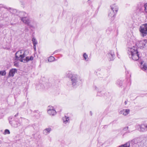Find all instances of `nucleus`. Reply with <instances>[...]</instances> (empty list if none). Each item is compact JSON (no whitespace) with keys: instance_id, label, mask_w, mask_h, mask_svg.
I'll return each instance as SVG.
<instances>
[{"instance_id":"nucleus-1","label":"nucleus","mask_w":147,"mask_h":147,"mask_svg":"<svg viewBox=\"0 0 147 147\" xmlns=\"http://www.w3.org/2000/svg\"><path fill=\"white\" fill-rule=\"evenodd\" d=\"M127 53L129 57L134 61L138 60L140 58L139 53L137 50L136 45L128 48Z\"/></svg>"},{"instance_id":"nucleus-2","label":"nucleus","mask_w":147,"mask_h":147,"mask_svg":"<svg viewBox=\"0 0 147 147\" xmlns=\"http://www.w3.org/2000/svg\"><path fill=\"white\" fill-rule=\"evenodd\" d=\"M67 76L69 78L71 85L73 87H75L78 85L80 81V80L78 75L69 72L67 74Z\"/></svg>"},{"instance_id":"nucleus-3","label":"nucleus","mask_w":147,"mask_h":147,"mask_svg":"<svg viewBox=\"0 0 147 147\" xmlns=\"http://www.w3.org/2000/svg\"><path fill=\"white\" fill-rule=\"evenodd\" d=\"M28 51L26 50H21L17 51L15 54V60L23 62V58L27 55Z\"/></svg>"},{"instance_id":"nucleus-4","label":"nucleus","mask_w":147,"mask_h":147,"mask_svg":"<svg viewBox=\"0 0 147 147\" xmlns=\"http://www.w3.org/2000/svg\"><path fill=\"white\" fill-rule=\"evenodd\" d=\"M21 13L24 16L20 17L21 20L30 27H33V26L30 24L31 20L29 17L28 16L27 14L24 12H22Z\"/></svg>"},{"instance_id":"nucleus-5","label":"nucleus","mask_w":147,"mask_h":147,"mask_svg":"<svg viewBox=\"0 0 147 147\" xmlns=\"http://www.w3.org/2000/svg\"><path fill=\"white\" fill-rule=\"evenodd\" d=\"M18 113H17L14 116V120H13L12 121H9V122L11 125L14 127H17L18 126H20L21 125V123L18 121V119L16 118L18 116Z\"/></svg>"},{"instance_id":"nucleus-6","label":"nucleus","mask_w":147,"mask_h":147,"mask_svg":"<svg viewBox=\"0 0 147 147\" xmlns=\"http://www.w3.org/2000/svg\"><path fill=\"white\" fill-rule=\"evenodd\" d=\"M142 36H146L147 34V24H145L141 26L139 28Z\"/></svg>"},{"instance_id":"nucleus-7","label":"nucleus","mask_w":147,"mask_h":147,"mask_svg":"<svg viewBox=\"0 0 147 147\" xmlns=\"http://www.w3.org/2000/svg\"><path fill=\"white\" fill-rule=\"evenodd\" d=\"M115 54L114 51L111 50L108 53V57L110 61L113 60L115 58Z\"/></svg>"},{"instance_id":"nucleus-8","label":"nucleus","mask_w":147,"mask_h":147,"mask_svg":"<svg viewBox=\"0 0 147 147\" xmlns=\"http://www.w3.org/2000/svg\"><path fill=\"white\" fill-rule=\"evenodd\" d=\"M17 71V70L16 69L13 68L10 69L9 73L8 76L9 77H13Z\"/></svg>"},{"instance_id":"nucleus-9","label":"nucleus","mask_w":147,"mask_h":147,"mask_svg":"<svg viewBox=\"0 0 147 147\" xmlns=\"http://www.w3.org/2000/svg\"><path fill=\"white\" fill-rule=\"evenodd\" d=\"M111 9L112 10H113L116 13L117 12L118 10V7L115 4H113L110 6Z\"/></svg>"},{"instance_id":"nucleus-10","label":"nucleus","mask_w":147,"mask_h":147,"mask_svg":"<svg viewBox=\"0 0 147 147\" xmlns=\"http://www.w3.org/2000/svg\"><path fill=\"white\" fill-rule=\"evenodd\" d=\"M147 42V40H143L140 41L138 44V46L140 47H143L146 45Z\"/></svg>"},{"instance_id":"nucleus-11","label":"nucleus","mask_w":147,"mask_h":147,"mask_svg":"<svg viewBox=\"0 0 147 147\" xmlns=\"http://www.w3.org/2000/svg\"><path fill=\"white\" fill-rule=\"evenodd\" d=\"M33 57L31 56L30 57H26L25 59H23V62L24 63H27L30 61H32L33 60Z\"/></svg>"},{"instance_id":"nucleus-12","label":"nucleus","mask_w":147,"mask_h":147,"mask_svg":"<svg viewBox=\"0 0 147 147\" xmlns=\"http://www.w3.org/2000/svg\"><path fill=\"white\" fill-rule=\"evenodd\" d=\"M130 110L129 109H123L120 111V113L124 115H126L129 113Z\"/></svg>"},{"instance_id":"nucleus-13","label":"nucleus","mask_w":147,"mask_h":147,"mask_svg":"<svg viewBox=\"0 0 147 147\" xmlns=\"http://www.w3.org/2000/svg\"><path fill=\"white\" fill-rule=\"evenodd\" d=\"M52 109H49L48 110V113L50 115H54L56 114V112L55 110L53 109V107H52Z\"/></svg>"},{"instance_id":"nucleus-14","label":"nucleus","mask_w":147,"mask_h":147,"mask_svg":"<svg viewBox=\"0 0 147 147\" xmlns=\"http://www.w3.org/2000/svg\"><path fill=\"white\" fill-rule=\"evenodd\" d=\"M51 130V129L50 127L46 128L43 130V133L45 135H47L50 133Z\"/></svg>"},{"instance_id":"nucleus-15","label":"nucleus","mask_w":147,"mask_h":147,"mask_svg":"<svg viewBox=\"0 0 147 147\" xmlns=\"http://www.w3.org/2000/svg\"><path fill=\"white\" fill-rule=\"evenodd\" d=\"M62 120L63 123L66 124L67 123H69V117H67L66 116H65L62 118Z\"/></svg>"},{"instance_id":"nucleus-16","label":"nucleus","mask_w":147,"mask_h":147,"mask_svg":"<svg viewBox=\"0 0 147 147\" xmlns=\"http://www.w3.org/2000/svg\"><path fill=\"white\" fill-rule=\"evenodd\" d=\"M140 130L142 131H144L147 130V125L145 124H142L140 126Z\"/></svg>"},{"instance_id":"nucleus-17","label":"nucleus","mask_w":147,"mask_h":147,"mask_svg":"<svg viewBox=\"0 0 147 147\" xmlns=\"http://www.w3.org/2000/svg\"><path fill=\"white\" fill-rule=\"evenodd\" d=\"M116 13L113 10H111L110 11L109 13V16L111 17H114Z\"/></svg>"},{"instance_id":"nucleus-18","label":"nucleus","mask_w":147,"mask_h":147,"mask_svg":"<svg viewBox=\"0 0 147 147\" xmlns=\"http://www.w3.org/2000/svg\"><path fill=\"white\" fill-rule=\"evenodd\" d=\"M140 67L142 70L147 71V65L145 63L143 65H141Z\"/></svg>"},{"instance_id":"nucleus-19","label":"nucleus","mask_w":147,"mask_h":147,"mask_svg":"<svg viewBox=\"0 0 147 147\" xmlns=\"http://www.w3.org/2000/svg\"><path fill=\"white\" fill-rule=\"evenodd\" d=\"M130 144L129 142H127L123 145H121L119 146V147H129Z\"/></svg>"},{"instance_id":"nucleus-20","label":"nucleus","mask_w":147,"mask_h":147,"mask_svg":"<svg viewBox=\"0 0 147 147\" xmlns=\"http://www.w3.org/2000/svg\"><path fill=\"white\" fill-rule=\"evenodd\" d=\"M55 59V58L53 56H50L48 59V61L49 62H52Z\"/></svg>"},{"instance_id":"nucleus-21","label":"nucleus","mask_w":147,"mask_h":147,"mask_svg":"<svg viewBox=\"0 0 147 147\" xmlns=\"http://www.w3.org/2000/svg\"><path fill=\"white\" fill-rule=\"evenodd\" d=\"M116 84L119 86H121L122 84V81L121 80H118L116 82Z\"/></svg>"},{"instance_id":"nucleus-22","label":"nucleus","mask_w":147,"mask_h":147,"mask_svg":"<svg viewBox=\"0 0 147 147\" xmlns=\"http://www.w3.org/2000/svg\"><path fill=\"white\" fill-rule=\"evenodd\" d=\"M32 41L33 42V45H36L37 44V41L36 39L34 38H32Z\"/></svg>"},{"instance_id":"nucleus-23","label":"nucleus","mask_w":147,"mask_h":147,"mask_svg":"<svg viewBox=\"0 0 147 147\" xmlns=\"http://www.w3.org/2000/svg\"><path fill=\"white\" fill-rule=\"evenodd\" d=\"M6 72L5 70H4L3 71H0V75L2 76H5L6 75Z\"/></svg>"},{"instance_id":"nucleus-24","label":"nucleus","mask_w":147,"mask_h":147,"mask_svg":"<svg viewBox=\"0 0 147 147\" xmlns=\"http://www.w3.org/2000/svg\"><path fill=\"white\" fill-rule=\"evenodd\" d=\"M18 60H15L14 59V65L17 67H18L19 66V62L17 61Z\"/></svg>"},{"instance_id":"nucleus-25","label":"nucleus","mask_w":147,"mask_h":147,"mask_svg":"<svg viewBox=\"0 0 147 147\" xmlns=\"http://www.w3.org/2000/svg\"><path fill=\"white\" fill-rule=\"evenodd\" d=\"M112 30L111 28L109 27L106 30V32L107 34H109L110 33Z\"/></svg>"},{"instance_id":"nucleus-26","label":"nucleus","mask_w":147,"mask_h":147,"mask_svg":"<svg viewBox=\"0 0 147 147\" xmlns=\"http://www.w3.org/2000/svg\"><path fill=\"white\" fill-rule=\"evenodd\" d=\"M83 57L85 60L86 61H88V60H87V59L88 58V56L86 53H84V54Z\"/></svg>"},{"instance_id":"nucleus-27","label":"nucleus","mask_w":147,"mask_h":147,"mask_svg":"<svg viewBox=\"0 0 147 147\" xmlns=\"http://www.w3.org/2000/svg\"><path fill=\"white\" fill-rule=\"evenodd\" d=\"M144 11L146 13H147V3L144 5Z\"/></svg>"},{"instance_id":"nucleus-28","label":"nucleus","mask_w":147,"mask_h":147,"mask_svg":"<svg viewBox=\"0 0 147 147\" xmlns=\"http://www.w3.org/2000/svg\"><path fill=\"white\" fill-rule=\"evenodd\" d=\"M4 133L5 134H10V131L9 130L6 129L5 130Z\"/></svg>"},{"instance_id":"nucleus-29","label":"nucleus","mask_w":147,"mask_h":147,"mask_svg":"<svg viewBox=\"0 0 147 147\" xmlns=\"http://www.w3.org/2000/svg\"><path fill=\"white\" fill-rule=\"evenodd\" d=\"M94 90H96V91H98V88L96 86H94Z\"/></svg>"},{"instance_id":"nucleus-30","label":"nucleus","mask_w":147,"mask_h":147,"mask_svg":"<svg viewBox=\"0 0 147 147\" xmlns=\"http://www.w3.org/2000/svg\"><path fill=\"white\" fill-rule=\"evenodd\" d=\"M32 127H33V128L34 129L37 130L38 129V127H36L35 125H33Z\"/></svg>"},{"instance_id":"nucleus-31","label":"nucleus","mask_w":147,"mask_h":147,"mask_svg":"<svg viewBox=\"0 0 147 147\" xmlns=\"http://www.w3.org/2000/svg\"><path fill=\"white\" fill-rule=\"evenodd\" d=\"M36 45H33V48L35 51L36 50Z\"/></svg>"},{"instance_id":"nucleus-32","label":"nucleus","mask_w":147,"mask_h":147,"mask_svg":"<svg viewBox=\"0 0 147 147\" xmlns=\"http://www.w3.org/2000/svg\"><path fill=\"white\" fill-rule=\"evenodd\" d=\"M139 10L141 12H143V9H142V8H141V7L139 9Z\"/></svg>"},{"instance_id":"nucleus-33","label":"nucleus","mask_w":147,"mask_h":147,"mask_svg":"<svg viewBox=\"0 0 147 147\" xmlns=\"http://www.w3.org/2000/svg\"><path fill=\"white\" fill-rule=\"evenodd\" d=\"M52 107L49 106V107H48V110H49V109H52Z\"/></svg>"},{"instance_id":"nucleus-34","label":"nucleus","mask_w":147,"mask_h":147,"mask_svg":"<svg viewBox=\"0 0 147 147\" xmlns=\"http://www.w3.org/2000/svg\"><path fill=\"white\" fill-rule=\"evenodd\" d=\"M128 127H125V128H124V129H125V130H126V129H128Z\"/></svg>"},{"instance_id":"nucleus-35","label":"nucleus","mask_w":147,"mask_h":147,"mask_svg":"<svg viewBox=\"0 0 147 147\" xmlns=\"http://www.w3.org/2000/svg\"><path fill=\"white\" fill-rule=\"evenodd\" d=\"M90 115H92V112L91 111H90Z\"/></svg>"},{"instance_id":"nucleus-36","label":"nucleus","mask_w":147,"mask_h":147,"mask_svg":"<svg viewBox=\"0 0 147 147\" xmlns=\"http://www.w3.org/2000/svg\"><path fill=\"white\" fill-rule=\"evenodd\" d=\"M125 105H126L127 104V102L126 101H125L124 102Z\"/></svg>"},{"instance_id":"nucleus-37","label":"nucleus","mask_w":147,"mask_h":147,"mask_svg":"<svg viewBox=\"0 0 147 147\" xmlns=\"http://www.w3.org/2000/svg\"><path fill=\"white\" fill-rule=\"evenodd\" d=\"M135 140H132L131 142H134L135 141Z\"/></svg>"},{"instance_id":"nucleus-38","label":"nucleus","mask_w":147,"mask_h":147,"mask_svg":"<svg viewBox=\"0 0 147 147\" xmlns=\"http://www.w3.org/2000/svg\"><path fill=\"white\" fill-rule=\"evenodd\" d=\"M140 5L141 7H142L143 6V4H142L141 3H140Z\"/></svg>"},{"instance_id":"nucleus-39","label":"nucleus","mask_w":147,"mask_h":147,"mask_svg":"<svg viewBox=\"0 0 147 147\" xmlns=\"http://www.w3.org/2000/svg\"><path fill=\"white\" fill-rule=\"evenodd\" d=\"M2 142L1 140H0V145L2 144Z\"/></svg>"},{"instance_id":"nucleus-40","label":"nucleus","mask_w":147,"mask_h":147,"mask_svg":"<svg viewBox=\"0 0 147 147\" xmlns=\"http://www.w3.org/2000/svg\"><path fill=\"white\" fill-rule=\"evenodd\" d=\"M90 0H88L87 2H88V3H90Z\"/></svg>"},{"instance_id":"nucleus-41","label":"nucleus","mask_w":147,"mask_h":147,"mask_svg":"<svg viewBox=\"0 0 147 147\" xmlns=\"http://www.w3.org/2000/svg\"><path fill=\"white\" fill-rule=\"evenodd\" d=\"M141 65H142V64L143 63H142V62H141Z\"/></svg>"},{"instance_id":"nucleus-42","label":"nucleus","mask_w":147,"mask_h":147,"mask_svg":"<svg viewBox=\"0 0 147 147\" xmlns=\"http://www.w3.org/2000/svg\"><path fill=\"white\" fill-rule=\"evenodd\" d=\"M55 52H54V53H55Z\"/></svg>"}]
</instances>
